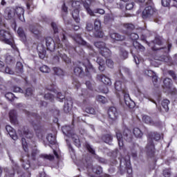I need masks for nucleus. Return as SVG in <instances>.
I'll return each instance as SVG.
<instances>
[{"label":"nucleus","mask_w":177,"mask_h":177,"mask_svg":"<svg viewBox=\"0 0 177 177\" xmlns=\"http://www.w3.org/2000/svg\"><path fill=\"white\" fill-rule=\"evenodd\" d=\"M61 39L62 42H64L65 48H63V44H60V38L59 36L57 37L55 40L56 43L57 44V53L58 56L62 59V60L66 63L67 64H70L71 63V59L67 57V55L64 53V51L67 50L69 55L74 54V52H77V49L71 46L68 41H67V37H66V32L62 30V35H61ZM65 49V50H64Z\"/></svg>","instance_id":"1"},{"label":"nucleus","mask_w":177,"mask_h":177,"mask_svg":"<svg viewBox=\"0 0 177 177\" xmlns=\"http://www.w3.org/2000/svg\"><path fill=\"white\" fill-rule=\"evenodd\" d=\"M165 42V40L161 36H156L155 39L151 41V42H147L149 46H150L154 52H156V53H168L171 50V48H172V44H168L167 48V46L165 47H157L158 46H162L164 45V43Z\"/></svg>","instance_id":"2"},{"label":"nucleus","mask_w":177,"mask_h":177,"mask_svg":"<svg viewBox=\"0 0 177 177\" xmlns=\"http://www.w3.org/2000/svg\"><path fill=\"white\" fill-rule=\"evenodd\" d=\"M115 88L118 92H120L122 95L124 96V103L127 106V107H129V109H133V107H135V102H133L132 100H131V97H129V93H128V91L125 88V84L122 82L118 80L115 82Z\"/></svg>","instance_id":"3"},{"label":"nucleus","mask_w":177,"mask_h":177,"mask_svg":"<svg viewBox=\"0 0 177 177\" xmlns=\"http://www.w3.org/2000/svg\"><path fill=\"white\" fill-rule=\"evenodd\" d=\"M161 139V135L157 132H151L149 133L148 142L145 147V151L148 157H154L156 149L154 148L153 140H160Z\"/></svg>","instance_id":"4"},{"label":"nucleus","mask_w":177,"mask_h":177,"mask_svg":"<svg viewBox=\"0 0 177 177\" xmlns=\"http://www.w3.org/2000/svg\"><path fill=\"white\" fill-rule=\"evenodd\" d=\"M73 71L75 75H78V77H80L81 78H82V77H85V75H89V73H96V70H95L93 66L90 64L86 66L84 64H80L75 66Z\"/></svg>","instance_id":"5"},{"label":"nucleus","mask_w":177,"mask_h":177,"mask_svg":"<svg viewBox=\"0 0 177 177\" xmlns=\"http://www.w3.org/2000/svg\"><path fill=\"white\" fill-rule=\"evenodd\" d=\"M115 133L120 147H124V141L122 140L123 138L127 142H132V133L129 129L125 128L123 131L122 134L121 133V131H120V130H116Z\"/></svg>","instance_id":"6"},{"label":"nucleus","mask_w":177,"mask_h":177,"mask_svg":"<svg viewBox=\"0 0 177 177\" xmlns=\"http://www.w3.org/2000/svg\"><path fill=\"white\" fill-rule=\"evenodd\" d=\"M62 131L66 136L68 138H71L72 140L73 141L75 145L77 147H81V142L80 141V138L78 136L74 133V129L71 126H63L62 128Z\"/></svg>","instance_id":"7"},{"label":"nucleus","mask_w":177,"mask_h":177,"mask_svg":"<svg viewBox=\"0 0 177 177\" xmlns=\"http://www.w3.org/2000/svg\"><path fill=\"white\" fill-rule=\"evenodd\" d=\"M0 41H2V42H4L8 45H10L11 48L15 50H18L17 47H16V45L15 44V41H13V37L8 31L5 30H0Z\"/></svg>","instance_id":"8"},{"label":"nucleus","mask_w":177,"mask_h":177,"mask_svg":"<svg viewBox=\"0 0 177 177\" xmlns=\"http://www.w3.org/2000/svg\"><path fill=\"white\" fill-rule=\"evenodd\" d=\"M26 113L28 115H30L31 117H35V118H36V120H34L32 122V124L33 125L35 131H39V136H41V133H42V125H41V116L37 115L36 113H31L28 111H26Z\"/></svg>","instance_id":"9"},{"label":"nucleus","mask_w":177,"mask_h":177,"mask_svg":"<svg viewBox=\"0 0 177 177\" xmlns=\"http://www.w3.org/2000/svg\"><path fill=\"white\" fill-rule=\"evenodd\" d=\"M82 2L87 13L90 15V16H95V13H93V11L91 9V6H97V5H100V1H99V0H86L82 1Z\"/></svg>","instance_id":"10"},{"label":"nucleus","mask_w":177,"mask_h":177,"mask_svg":"<svg viewBox=\"0 0 177 177\" xmlns=\"http://www.w3.org/2000/svg\"><path fill=\"white\" fill-rule=\"evenodd\" d=\"M125 30H124V34L130 37L133 41H136L139 39V35L136 33L132 32V30L135 28V26L132 24H126L124 25ZM132 32V33H131Z\"/></svg>","instance_id":"11"},{"label":"nucleus","mask_w":177,"mask_h":177,"mask_svg":"<svg viewBox=\"0 0 177 177\" xmlns=\"http://www.w3.org/2000/svg\"><path fill=\"white\" fill-rule=\"evenodd\" d=\"M125 167L122 166V160H120V172L121 175L126 174V176L132 177V167H131V162L129 160L124 161Z\"/></svg>","instance_id":"12"},{"label":"nucleus","mask_w":177,"mask_h":177,"mask_svg":"<svg viewBox=\"0 0 177 177\" xmlns=\"http://www.w3.org/2000/svg\"><path fill=\"white\" fill-rule=\"evenodd\" d=\"M86 167L87 168V171L88 172V175L90 176H92L91 174H95V175H102L103 174V168L100 166H93L92 163H88V162H86Z\"/></svg>","instance_id":"13"},{"label":"nucleus","mask_w":177,"mask_h":177,"mask_svg":"<svg viewBox=\"0 0 177 177\" xmlns=\"http://www.w3.org/2000/svg\"><path fill=\"white\" fill-rule=\"evenodd\" d=\"M73 8H75V10L72 12V16L77 23H80V6H81V2L80 1H73L72 3Z\"/></svg>","instance_id":"14"},{"label":"nucleus","mask_w":177,"mask_h":177,"mask_svg":"<svg viewBox=\"0 0 177 177\" xmlns=\"http://www.w3.org/2000/svg\"><path fill=\"white\" fill-rule=\"evenodd\" d=\"M109 121V122H114L118 119V111L117 108L111 106L108 110Z\"/></svg>","instance_id":"15"},{"label":"nucleus","mask_w":177,"mask_h":177,"mask_svg":"<svg viewBox=\"0 0 177 177\" xmlns=\"http://www.w3.org/2000/svg\"><path fill=\"white\" fill-rule=\"evenodd\" d=\"M154 13H156V8H153L151 6H148L142 11V19H150Z\"/></svg>","instance_id":"16"},{"label":"nucleus","mask_w":177,"mask_h":177,"mask_svg":"<svg viewBox=\"0 0 177 177\" xmlns=\"http://www.w3.org/2000/svg\"><path fill=\"white\" fill-rule=\"evenodd\" d=\"M74 41L77 42V44H79V45H82V46H85V48H88V49H92V46L89 43L85 41L84 39L81 37L80 34L75 35V37H73Z\"/></svg>","instance_id":"17"},{"label":"nucleus","mask_w":177,"mask_h":177,"mask_svg":"<svg viewBox=\"0 0 177 177\" xmlns=\"http://www.w3.org/2000/svg\"><path fill=\"white\" fill-rule=\"evenodd\" d=\"M46 46L47 48V50H50V52H55V49H56V44H55V41L50 37H48L46 38Z\"/></svg>","instance_id":"18"},{"label":"nucleus","mask_w":177,"mask_h":177,"mask_svg":"<svg viewBox=\"0 0 177 177\" xmlns=\"http://www.w3.org/2000/svg\"><path fill=\"white\" fill-rule=\"evenodd\" d=\"M29 31L35 35H41L42 34V27L39 25H30Z\"/></svg>","instance_id":"19"},{"label":"nucleus","mask_w":177,"mask_h":177,"mask_svg":"<svg viewBox=\"0 0 177 177\" xmlns=\"http://www.w3.org/2000/svg\"><path fill=\"white\" fill-rule=\"evenodd\" d=\"M4 17L6 20H12L15 17V8L8 7L4 11Z\"/></svg>","instance_id":"20"},{"label":"nucleus","mask_w":177,"mask_h":177,"mask_svg":"<svg viewBox=\"0 0 177 177\" xmlns=\"http://www.w3.org/2000/svg\"><path fill=\"white\" fill-rule=\"evenodd\" d=\"M71 109H73V100L71 98L65 100L64 106V111L67 114V113H70L71 111Z\"/></svg>","instance_id":"21"},{"label":"nucleus","mask_w":177,"mask_h":177,"mask_svg":"<svg viewBox=\"0 0 177 177\" xmlns=\"http://www.w3.org/2000/svg\"><path fill=\"white\" fill-rule=\"evenodd\" d=\"M110 37L113 41H124L125 40V36L120 35V33H117L115 32H109Z\"/></svg>","instance_id":"22"},{"label":"nucleus","mask_w":177,"mask_h":177,"mask_svg":"<svg viewBox=\"0 0 177 177\" xmlns=\"http://www.w3.org/2000/svg\"><path fill=\"white\" fill-rule=\"evenodd\" d=\"M15 15H17L19 20L23 21V20H24V8L21 7H17L15 9Z\"/></svg>","instance_id":"23"},{"label":"nucleus","mask_w":177,"mask_h":177,"mask_svg":"<svg viewBox=\"0 0 177 177\" xmlns=\"http://www.w3.org/2000/svg\"><path fill=\"white\" fill-rule=\"evenodd\" d=\"M0 71L6 73V74H10L11 75L15 74V72L10 68L8 66L5 68V62L2 61H0Z\"/></svg>","instance_id":"24"},{"label":"nucleus","mask_w":177,"mask_h":177,"mask_svg":"<svg viewBox=\"0 0 177 177\" xmlns=\"http://www.w3.org/2000/svg\"><path fill=\"white\" fill-rule=\"evenodd\" d=\"M142 121L145 122V124H148L149 125H153L155 127H157L160 123L158 122H154L153 119L150 118L149 115H144L142 117Z\"/></svg>","instance_id":"25"},{"label":"nucleus","mask_w":177,"mask_h":177,"mask_svg":"<svg viewBox=\"0 0 177 177\" xmlns=\"http://www.w3.org/2000/svg\"><path fill=\"white\" fill-rule=\"evenodd\" d=\"M19 132L21 133V135H22V136H25V138L27 139H31V138L34 136L32 131H30V129H28L27 127L24 128L23 133L21 131H19Z\"/></svg>","instance_id":"26"},{"label":"nucleus","mask_w":177,"mask_h":177,"mask_svg":"<svg viewBox=\"0 0 177 177\" xmlns=\"http://www.w3.org/2000/svg\"><path fill=\"white\" fill-rule=\"evenodd\" d=\"M6 129L8 133V135L13 139V140H17V135L16 134V131L10 126H6Z\"/></svg>","instance_id":"27"},{"label":"nucleus","mask_w":177,"mask_h":177,"mask_svg":"<svg viewBox=\"0 0 177 177\" xmlns=\"http://www.w3.org/2000/svg\"><path fill=\"white\" fill-rule=\"evenodd\" d=\"M9 117L12 124H17V113L15 110L10 111Z\"/></svg>","instance_id":"28"},{"label":"nucleus","mask_w":177,"mask_h":177,"mask_svg":"<svg viewBox=\"0 0 177 177\" xmlns=\"http://www.w3.org/2000/svg\"><path fill=\"white\" fill-rule=\"evenodd\" d=\"M119 73L122 77L124 76V74L125 75H128V77H131L132 73L131 72V70L129 68L125 67V66H121L119 69Z\"/></svg>","instance_id":"29"},{"label":"nucleus","mask_w":177,"mask_h":177,"mask_svg":"<svg viewBox=\"0 0 177 177\" xmlns=\"http://www.w3.org/2000/svg\"><path fill=\"white\" fill-rule=\"evenodd\" d=\"M100 55H102L104 57L107 58L110 57L111 55V51L108 48L104 47L102 50H100Z\"/></svg>","instance_id":"30"},{"label":"nucleus","mask_w":177,"mask_h":177,"mask_svg":"<svg viewBox=\"0 0 177 177\" xmlns=\"http://www.w3.org/2000/svg\"><path fill=\"white\" fill-rule=\"evenodd\" d=\"M163 84V88H166V89H171V88H172V80L169 77L165 78Z\"/></svg>","instance_id":"31"},{"label":"nucleus","mask_w":177,"mask_h":177,"mask_svg":"<svg viewBox=\"0 0 177 177\" xmlns=\"http://www.w3.org/2000/svg\"><path fill=\"white\" fill-rule=\"evenodd\" d=\"M24 72L23 64L20 62H17L16 67H15V73L17 74H23Z\"/></svg>","instance_id":"32"},{"label":"nucleus","mask_w":177,"mask_h":177,"mask_svg":"<svg viewBox=\"0 0 177 177\" xmlns=\"http://www.w3.org/2000/svg\"><path fill=\"white\" fill-rule=\"evenodd\" d=\"M46 139L50 145H56L57 143L56 136L52 133L48 134Z\"/></svg>","instance_id":"33"},{"label":"nucleus","mask_w":177,"mask_h":177,"mask_svg":"<svg viewBox=\"0 0 177 177\" xmlns=\"http://www.w3.org/2000/svg\"><path fill=\"white\" fill-rule=\"evenodd\" d=\"M20 161L22 162V167L24 169H28V168H30V161H28V159H24V157L22 156L20 158Z\"/></svg>","instance_id":"34"},{"label":"nucleus","mask_w":177,"mask_h":177,"mask_svg":"<svg viewBox=\"0 0 177 177\" xmlns=\"http://www.w3.org/2000/svg\"><path fill=\"white\" fill-rule=\"evenodd\" d=\"M154 60L158 62H165V63H168L169 62V57L166 55H161L160 57H154Z\"/></svg>","instance_id":"35"},{"label":"nucleus","mask_w":177,"mask_h":177,"mask_svg":"<svg viewBox=\"0 0 177 177\" xmlns=\"http://www.w3.org/2000/svg\"><path fill=\"white\" fill-rule=\"evenodd\" d=\"M102 140L105 142V143H109V145H111V142H113V136L111 134H106L102 136Z\"/></svg>","instance_id":"36"},{"label":"nucleus","mask_w":177,"mask_h":177,"mask_svg":"<svg viewBox=\"0 0 177 177\" xmlns=\"http://www.w3.org/2000/svg\"><path fill=\"white\" fill-rule=\"evenodd\" d=\"M101 81L104 85H111V80L104 75H101Z\"/></svg>","instance_id":"37"},{"label":"nucleus","mask_w":177,"mask_h":177,"mask_svg":"<svg viewBox=\"0 0 177 177\" xmlns=\"http://www.w3.org/2000/svg\"><path fill=\"white\" fill-rule=\"evenodd\" d=\"M51 27L53 29V34H59V32H60V26L56 24V23H51Z\"/></svg>","instance_id":"38"},{"label":"nucleus","mask_w":177,"mask_h":177,"mask_svg":"<svg viewBox=\"0 0 177 177\" xmlns=\"http://www.w3.org/2000/svg\"><path fill=\"white\" fill-rule=\"evenodd\" d=\"M133 133L136 138H142V136H143V133H142V131H140L139 128H134Z\"/></svg>","instance_id":"39"},{"label":"nucleus","mask_w":177,"mask_h":177,"mask_svg":"<svg viewBox=\"0 0 177 177\" xmlns=\"http://www.w3.org/2000/svg\"><path fill=\"white\" fill-rule=\"evenodd\" d=\"M120 57L123 60H125V59H128V52L125 50L124 48L120 49Z\"/></svg>","instance_id":"40"},{"label":"nucleus","mask_w":177,"mask_h":177,"mask_svg":"<svg viewBox=\"0 0 177 177\" xmlns=\"http://www.w3.org/2000/svg\"><path fill=\"white\" fill-rule=\"evenodd\" d=\"M4 172H5L4 177H14L15 176V170H13V169H5Z\"/></svg>","instance_id":"41"},{"label":"nucleus","mask_w":177,"mask_h":177,"mask_svg":"<svg viewBox=\"0 0 177 177\" xmlns=\"http://www.w3.org/2000/svg\"><path fill=\"white\" fill-rule=\"evenodd\" d=\"M103 35H104V33L100 29L94 30L93 37L95 38H103Z\"/></svg>","instance_id":"42"},{"label":"nucleus","mask_w":177,"mask_h":177,"mask_svg":"<svg viewBox=\"0 0 177 177\" xmlns=\"http://www.w3.org/2000/svg\"><path fill=\"white\" fill-rule=\"evenodd\" d=\"M94 45L95 48H97L98 49H100V50H102L106 46V43L103 41H97L94 43Z\"/></svg>","instance_id":"43"},{"label":"nucleus","mask_w":177,"mask_h":177,"mask_svg":"<svg viewBox=\"0 0 177 177\" xmlns=\"http://www.w3.org/2000/svg\"><path fill=\"white\" fill-rule=\"evenodd\" d=\"M96 100L99 102V103H102V104L107 103V99L103 95H97Z\"/></svg>","instance_id":"44"},{"label":"nucleus","mask_w":177,"mask_h":177,"mask_svg":"<svg viewBox=\"0 0 177 177\" xmlns=\"http://www.w3.org/2000/svg\"><path fill=\"white\" fill-rule=\"evenodd\" d=\"M168 104H169V100H164L162 101V107L165 109V111H168V110H169Z\"/></svg>","instance_id":"45"},{"label":"nucleus","mask_w":177,"mask_h":177,"mask_svg":"<svg viewBox=\"0 0 177 177\" xmlns=\"http://www.w3.org/2000/svg\"><path fill=\"white\" fill-rule=\"evenodd\" d=\"M17 34L24 41L26 39V33H24V30L23 28H19L17 30Z\"/></svg>","instance_id":"46"},{"label":"nucleus","mask_w":177,"mask_h":177,"mask_svg":"<svg viewBox=\"0 0 177 177\" xmlns=\"http://www.w3.org/2000/svg\"><path fill=\"white\" fill-rule=\"evenodd\" d=\"M53 71L56 75H59V77L62 75H64V72L62 68H53Z\"/></svg>","instance_id":"47"},{"label":"nucleus","mask_w":177,"mask_h":177,"mask_svg":"<svg viewBox=\"0 0 177 177\" xmlns=\"http://www.w3.org/2000/svg\"><path fill=\"white\" fill-rule=\"evenodd\" d=\"M85 147H86L88 151H89V153H91V154H95V149H93V147H92V145H89V143L86 142Z\"/></svg>","instance_id":"48"},{"label":"nucleus","mask_w":177,"mask_h":177,"mask_svg":"<svg viewBox=\"0 0 177 177\" xmlns=\"http://www.w3.org/2000/svg\"><path fill=\"white\" fill-rule=\"evenodd\" d=\"M35 6H34V3H32V0H28L26 1V8L28 10H32Z\"/></svg>","instance_id":"49"},{"label":"nucleus","mask_w":177,"mask_h":177,"mask_svg":"<svg viewBox=\"0 0 177 177\" xmlns=\"http://www.w3.org/2000/svg\"><path fill=\"white\" fill-rule=\"evenodd\" d=\"M44 99L46 100H49L50 102H53L55 97L50 93H47L44 95Z\"/></svg>","instance_id":"50"},{"label":"nucleus","mask_w":177,"mask_h":177,"mask_svg":"<svg viewBox=\"0 0 177 177\" xmlns=\"http://www.w3.org/2000/svg\"><path fill=\"white\" fill-rule=\"evenodd\" d=\"M102 27V24L100 23V20L95 19L94 21V30H100Z\"/></svg>","instance_id":"51"},{"label":"nucleus","mask_w":177,"mask_h":177,"mask_svg":"<svg viewBox=\"0 0 177 177\" xmlns=\"http://www.w3.org/2000/svg\"><path fill=\"white\" fill-rule=\"evenodd\" d=\"M13 62H14L13 57H12L10 55H6V62L7 63V64H12V63H13Z\"/></svg>","instance_id":"52"},{"label":"nucleus","mask_w":177,"mask_h":177,"mask_svg":"<svg viewBox=\"0 0 177 177\" xmlns=\"http://www.w3.org/2000/svg\"><path fill=\"white\" fill-rule=\"evenodd\" d=\"M39 70L41 73H49V71H50V69L46 65H44V66H42L41 67H40Z\"/></svg>","instance_id":"53"},{"label":"nucleus","mask_w":177,"mask_h":177,"mask_svg":"<svg viewBox=\"0 0 177 177\" xmlns=\"http://www.w3.org/2000/svg\"><path fill=\"white\" fill-rule=\"evenodd\" d=\"M135 8V3L131 2V3H128L126 4L125 9L126 10H132Z\"/></svg>","instance_id":"54"},{"label":"nucleus","mask_w":177,"mask_h":177,"mask_svg":"<svg viewBox=\"0 0 177 177\" xmlns=\"http://www.w3.org/2000/svg\"><path fill=\"white\" fill-rule=\"evenodd\" d=\"M156 73H154L153 71L151 70H149V69H145L144 71V74L145 75H147V77H151L152 75H153Z\"/></svg>","instance_id":"55"},{"label":"nucleus","mask_w":177,"mask_h":177,"mask_svg":"<svg viewBox=\"0 0 177 177\" xmlns=\"http://www.w3.org/2000/svg\"><path fill=\"white\" fill-rule=\"evenodd\" d=\"M167 74H169V75H170V77H171V78L174 80V81H176L177 77H176V74L175 73V71H168Z\"/></svg>","instance_id":"56"},{"label":"nucleus","mask_w":177,"mask_h":177,"mask_svg":"<svg viewBox=\"0 0 177 177\" xmlns=\"http://www.w3.org/2000/svg\"><path fill=\"white\" fill-rule=\"evenodd\" d=\"M85 111L86 113H88V114H95L96 113L95 109L91 106L86 108Z\"/></svg>","instance_id":"57"},{"label":"nucleus","mask_w":177,"mask_h":177,"mask_svg":"<svg viewBox=\"0 0 177 177\" xmlns=\"http://www.w3.org/2000/svg\"><path fill=\"white\" fill-rule=\"evenodd\" d=\"M46 55V50L42 49L41 51H39V59H45V56Z\"/></svg>","instance_id":"58"},{"label":"nucleus","mask_w":177,"mask_h":177,"mask_svg":"<svg viewBox=\"0 0 177 177\" xmlns=\"http://www.w3.org/2000/svg\"><path fill=\"white\" fill-rule=\"evenodd\" d=\"M57 98L59 100V102H63L64 99H66V96L63 93L59 92L57 93Z\"/></svg>","instance_id":"59"},{"label":"nucleus","mask_w":177,"mask_h":177,"mask_svg":"<svg viewBox=\"0 0 177 177\" xmlns=\"http://www.w3.org/2000/svg\"><path fill=\"white\" fill-rule=\"evenodd\" d=\"M106 64L107 67H109V68H113V67L114 66V62L111 59H106Z\"/></svg>","instance_id":"60"},{"label":"nucleus","mask_w":177,"mask_h":177,"mask_svg":"<svg viewBox=\"0 0 177 177\" xmlns=\"http://www.w3.org/2000/svg\"><path fill=\"white\" fill-rule=\"evenodd\" d=\"M86 29L87 31H92V30H93V24H92L91 22H87Z\"/></svg>","instance_id":"61"},{"label":"nucleus","mask_w":177,"mask_h":177,"mask_svg":"<svg viewBox=\"0 0 177 177\" xmlns=\"http://www.w3.org/2000/svg\"><path fill=\"white\" fill-rule=\"evenodd\" d=\"M163 176L165 177H170L171 176V170L166 169L163 170Z\"/></svg>","instance_id":"62"},{"label":"nucleus","mask_w":177,"mask_h":177,"mask_svg":"<svg viewBox=\"0 0 177 177\" xmlns=\"http://www.w3.org/2000/svg\"><path fill=\"white\" fill-rule=\"evenodd\" d=\"M25 96H32V89L31 88L26 89Z\"/></svg>","instance_id":"63"},{"label":"nucleus","mask_w":177,"mask_h":177,"mask_svg":"<svg viewBox=\"0 0 177 177\" xmlns=\"http://www.w3.org/2000/svg\"><path fill=\"white\" fill-rule=\"evenodd\" d=\"M19 177H31V173L28 171H26L24 173L21 174Z\"/></svg>","instance_id":"64"}]
</instances>
